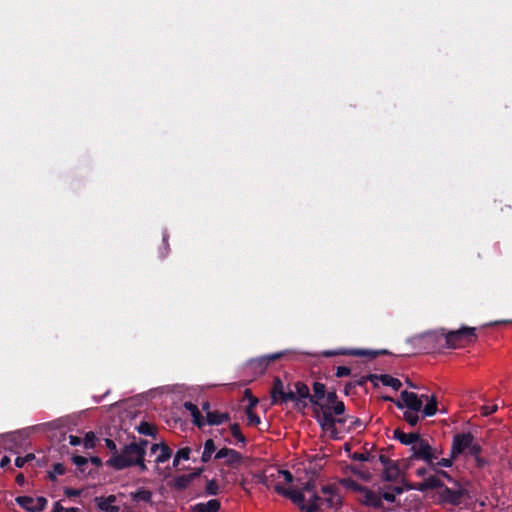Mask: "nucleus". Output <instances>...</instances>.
I'll list each match as a JSON object with an SVG mask.
<instances>
[{
  "label": "nucleus",
  "instance_id": "obj_1",
  "mask_svg": "<svg viewBox=\"0 0 512 512\" xmlns=\"http://www.w3.org/2000/svg\"><path fill=\"white\" fill-rule=\"evenodd\" d=\"M394 438L404 445L411 446L410 461L421 460L430 467L433 466V461L437 460L442 454V450L433 447L429 444L428 440L421 438L420 433H404L401 429L397 428L394 430Z\"/></svg>",
  "mask_w": 512,
  "mask_h": 512
},
{
  "label": "nucleus",
  "instance_id": "obj_2",
  "mask_svg": "<svg viewBox=\"0 0 512 512\" xmlns=\"http://www.w3.org/2000/svg\"><path fill=\"white\" fill-rule=\"evenodd\" d=\"M142 458H144V451L136 446V441H133L124 445L119 453L112 454L106 461V465L120 471L135 466V463Z\"/></svg>",
  "mask_w": 512,
  "mask_h": 512
},
{
  "label": "nucleus",
  "instance_id": "obj_3",
  "mask_svg": "<svg viewBox=\"0 0 512 512\" xmlns=\"http://www.w3.org/2000/svg\"><path fill=\"white\" fill-rule=\"evenodd\" d=\"M475 440L474 435L471 432L467 433H456L452 439V445L450 449V455L448 458H440L433 461V466H444L449 468L453 465V461L461 454L466 453L468 448L471 446V442Z\"/></svg>",
  "mask_w": 512,
  "mask_h": 512
},
{
  "label": "nucleus",
  "instance_id": "obj_4",
  "mask_svg": "<svg viewBox=\"0 0 512 512\" xmlns=\"http://www.w3.org/2000/svg\"><path fill=\"white\" fill-rule=\"evenodd\" d=\"M446 348L457 349L465 347L470 343H474L477 340L476 329L474 327L463 326L457 330L446 331L445 334Z\"/></svg>",
  "mask_w": 512,
  "mask_h": 512
},
{
  "label": "nucleus",
  "instance_id": "obj_5",
  "mask_svg": "<svg viewBox=\"0 0 512 512\" xmlns=\"http://www.w3.org/2000/svg\"><path fill=\"white\" fill-rule=\"evenodd\" d=\"M270 398L272 405H282L291 401L294 402L295 407L302 406L304 408L307 406L306 402L297 398L296 392H293L291 389L285 390L284 384L278 376L273 379Z\"/></svg>",
  "mask_w": 512,
  "mask_h": 512
},
{
  "label": "nucleus",
  "instance_id": "obj_6",
  "mask_svg": "<svg viewBox=\"0 0 512 512\" xmlns=\"http://www.w3.org/2000/svg\"><path fill=\"white\" fill-rule=\"evenodd\" d=\"M313 416L324 431H330L334 439L337 437L336 424H344L348 417L334 418L328 405L313 408Z\"/></svg>",
  "mask_w": 512,
  "mask_h": 512
},
{
  "label": "nucleus",
  "instance_id": "obj_7",
  "mask_svg": "<svg viewBox=\"0 0 512 512\" xmlns=\"http://www.w3.org/2000/svg\"><path fill=\"white\" fill-rule=\"evenodd\" d=\"M444 334L445 329L442 328L437 331L426 332L415 340L425 353L434 352L446 348V336H444Z\"/></svg>",
  "mask_w": 512,
  "mask_h": 512
},
{
  "label": "nucleus",
  "instance_id": "obj_8",
  "mask_svg": "<svg viewBox=\"0 0 512 512\" xmlns=\"http://www.w3.org/2000/svg\"><path fill=\"white\" fill-rule=\"evenodd\" d=\"M340 504L341 499L338 494L329 496H319L317 493H314L309 499L308 505H302L301 510H304L306 512H317L322 511L324 509L337 507Z\"/></svg>",
  "mask_w": 512,
  "mask_h": 512
},
{
  "label": "nucleus",
  "instance_id": "obj_9",
  "mask_svg": "<svg viewBox=\"0 0 512 512\" xmlns=\"http://www.w3.org/2000/svg\"><path fill=\"white\" fill-rule=\"evenodd\" d=\"M400 397L401 400L394 402L396 407L399 409L407 407L409 410L414 412L421 411L423 406V399H428L427 395H421V397H419L416 393L409 392L407 390L402 391Z\"/></svg>",
  "mask_w": 512,
  "mask_h": 512
},
{
  "label": "nucleus",
  "instance_id": "obj_10",
  "mask_svg": "<svg viewBox=\"0 0 512 512\" xmlns=\"http://www.w3.org/2000/svg\"><path fill=\"white\" fill-rule=\"evenodd\" d=\"M464 494L465 489L463 488L452 489L444 485L438 493L439 503L458 506L461 504Z\"/></svg>",
  "mask_w": 512,
  "mask_h": 512
},
{
  "label": "nucleus",
  "instance_id": "obj_11",
  "mask_svg": "<svg viewBox=\"0 0 512 512\" xmlns=\"http://www.w3.org/2000/svg\"><path fill=\"white\" fill-rule=\"evenodd\" d=\"M15 501L28 512H41L45 509L48 502L43 496H39L36 499L31 496H18Z\"/></svg>",
  "mask_w": 512,
  "mask_h": 512
},
{
  "label": "nucleus",
  "instance_id": "obj_12",
  "mask_svg": "<svg viewBox=\"0 0 512 512\" xmlns=\"http://www.w3.org/2000/svg\"><path fill=\"white\" fill-rule=\"evenodd\" d=\"M214 459H225L224 464L235 469L239 468L243 462V456L241 453L227 447L219 449L216 452Z\"/></svg>",
  "mask_w": 512,
  "mask_h": 512
},
{
  "label": "nucleus",
  "instance_id": "obj_13",
  "mask_svg": "<svg viewBox=\"0 0 512 512\" xmlns=\"http://www.w3.org/2000/svg\"><path fill=\"white\" fill-rule=\"evenodd\" d=\"M285 354V352H277L269 355H264L256 359H252L249 365L255 372L263 374L267 367L269 366V364L282 358Z\"/></svg>",
  "mask_w": 512,
  "mask_h": 512
},
{
  "label": "nucleus",
  "instance_id": "obj_14",
  "mask_svg": "<svg viewBox=\"0 0 512 512\" xmlns=\"http://www.w3.org/2000/svg\"><path fill=\"white\" fill-rule=\"evenodd\" d=\"M313 394L310 397V403L313 405V408L321 407L323 405L321 400L325 398L326 395V386L321 382H314L312 385Z\"/></svg>",
  "mask_w": 512,
  "mask_h": 512
},
{
  "label": "nucleus",
  "instance_id": "obj_15",
  "mask_svg": "<svg viewBox=\"0 0 512 512\" xmlns=\"http://www.w3.org/2000/svg\"><path fill=\"white\" fill-rule=\"evenodd\" d=\"M116 497L114 495H109L108 497H96V505L98 509L104 512H119V506L113 505Z\"/></svg>",
  "mask_w": 512,
  "mask_h": 512
},
{
  "label": "nucleus",
  "instance_id": "obj_16",
  "mask_svg": "<svg viewBox=\"0 0 512 512\" xmlns=\"http://www.w3.org/2000/svg\"><path fill=\"white\" fill-rule=\"evenodd\" d=\"M184 408L190 412L192 416V422L195 426L198 428H203L206 424L204 416L201 414L200 410L198 409L197 405H195L192 402H185Z\"/></svg>",
  "mask_w": 512,
  "mask_h": 512
},
{
  "label": "nucleus",
  "instance_id": "obj_17",
  "mask_svg": "<svg viewBox=\"0 0 512 512\" xmlns=\"http://www.w3.org/2000/svg\"><path fill=\"white\" fill-rule=\"evenodd\" d=\"M221 508V503L218 499H210L205 503H197L191 507L192 512H218Z\"/></svg>",
  "mask_w": 512,
  "mask_h": 512
},
{
  "label": "nucleus",
  "instance_id": "obj_18",
  "mask_svg": "<svg viewBox=\"0 0 512 512\" xmlns=\"http://www.w3.org/2000/svg\"><path fill=\"white\" fill-rule=\"evenodd\" d=\"M230 420V414L227 412L212 411L208 413L205 422L211 426L221 425Z\"/></svg>",
  "mask_w": 512,
  "mask_h": 512
},
{
  "label": "nucleus",
  "instance_id": "obj_19",
  "mask_svg": "<svg viewBox=\"0 0 512 512\" xmlns=\"http://www.w3.org/2000/svg\"><path fill=\"white\" fill-rule=\"evenodd\" d=\"M400 476L398 464L394 461L383 469L382 479L387 482H393Z\"/></svg>",
  "mask_w": 512,
  "mask_h": 512
},
{
  "label": "nucleus",
  "instance_id": "obj_20",
  "mask_svg": "<svg viewBox=\"0 0 512 512\" xmlns=\"http://www.w3.org/2000/svg\"><path fill=\"white\" fill-rule=\"evenodd\" d=\"M363 492L365 494V500L363 501L365 505L372 506L374 508L382 507L381 497L378 496L375 492L368 488H365Z\"/></svg>",
  "mask_w": 512,
  "mask_h": 512
},
{
  "label": "nucleus",
  "instance_id": "obj_21",
  "mask_svg": "<svg viewBox=\"0 0 512 512\" xmlns=\"http://www.w3.org/2000/svg\"><path fill=\"white\" fill-rule=\"evenodd\" d=\"M388 354L386 350H367V349H351L349 351V355L352 356H360V357H368L370 359H374L379 355Z\"/></svg>",
  "mask_w": 512,
  "mask_h": 512
},
{
  "label": "nucleus",
  "instance_id": "obj_22",
  "mask_svg": "<svg viewBox=\"0 0 512 512\" xmlns=\"http://www.w3.org/2000/svg\"><path fill=\"white\" fill-rule=\"evenodd\" d=\"M131 499L135 502H146L151 503L152 501V492L146 488H139L137 491L132 492L130 494Z\"/></svg>",
  "mask_w": 512,
  "mask_h": 512
},
{
  "label": "nucleus",
  "instance_id": "obj_23",
  "mask_svg": "<svg viewBox=\"0 0 512 512\" xmlns=\"http://www.w3.org/2000/svg\"><path fill=\"white\" fill-rule=\"evenodd\" d=\"M426 400H427V403L424 406V408L422 409L423 418L434 416L438 410L437 399L434 395L431 396L430 398L428 397V399H426Z\"/></svg>",
  "mask_w": 512,
  "mask_h": 512
},
{
  "label": "nucleus",
  "instance_id": "obj_24",
  "mask_svg": "<svg viewBox=\"0 0 512 512\" xmlns=\"http://www.w3.org/2000/svg\"><path fill=\"white\" fill-rule=\"evenodd\" d=\"M379 381H381L384 386H389L395 391H398L402 386V383L399 379L394 378L388 374H381Z\"/></svg>",
  "mask_w": 512,
  "mask_h": 512
},
{
  "label": "nucleus",
  "instance_id": "obj_25",
  "mask_svg": "<svg viewBox=\"0 0 512 512\" xmlns=\"http://www.w3.org/2000/svg\"><path fill=\"white\" fill-rule=\"evenodd\" d=\"M137 431H138V433H140L142 435L151 436L153 438H155L156 434H157L156 427L146 421H142L137 426Z\"/></svg>",
  "mask_w": 512,
  "mask_h": 512
},
{
  "label": "nucleus",
  "instance_id": "obj_26",
  "mask_svg": "<svg viewBox=\"0 0 512 512\" xmlns=\"http://www.w3.org/2000/svg\"><path fill=\"white\" fill-rule=\"evenodd\" d=\"M191 483L187 474L177 476L173 479L172 487L178 491L185 490Z\"/></svg>",
  "mask_w": 512,
  "mask_h": 512
},
{
  "label": "nucleus",
  "instance_id": "obj_27",
  "mask_svg": "<svg viewBox=\"0 0 512 512\" xmlns=\"http://www.w3.org/2000/svg\"><path fill=\"white\" fill-rule=\"evenodd\" d=\"M294 386H295V390H296L295 391L296 396L298 399H300L301 401H302V399L310 400L311 394H310L308 386L304 382L297 381Z\"/></svg>",
  "mask_w": 512,
  "mask_h": 512
},
{
  "label": "nucleus",
  "instance_id": "obj_28",
  "mask_svg": "<svg viewBox=\"0 0 512 512\" xmlns=\"http://www.w3.org/2000/svg\"><path fill=\"white\" fill-rule=\"evenodd\" d=\"M172 449L164 442L160 448V453L157 455L155 462L157 464L165 463L172 456Z\"/></svg>",
  "mask_w": 512,
  "mask_h": 512
},
{
  "label": "nucleus",
  "instance_id": "obj_29",
  "mask_svg": "<svg viewBox=\"0 0 512 512\" xmlns=\"http://www.w3.org/2000/svg\"><path fill=\"white\" fill-rule=\"evenodd\" d=\"M286 498L290 499L293 503L299 505L300 508L302 505H306L304 503L305 497L301 491L288 489Z\"/></svg>",
  "mask_w": 512,
  "mask_h": 512
},
{
  "label": "nucleus",
  "instance_id": "obj_30",
  "mask_svg": "<svg viewBox=\"0 0 512 512\" xmlns=\"http://www.w3.org/2000/svg\"><path fill=\"white\" fill-rule=\"evenodd\" d=\"M425 480L427 481L429 490H433V489L441 490V488L444 487V483L442 482V480L440 479V477L438 475H435V473L433 475H429V476L425 477Z\"/></svg>",
  "mask_w": 512,
  "mask_h": 512
},
{
  "label": "nucleus",
  "instance_id": "obj_31",
  "mask_svg": "<svg viewBox=\"0 0 512 512\" xmlns=\"http://www.w3.org/2000/svg\"><path fill=\"white\" fill-rule=\"evenodd\" d=\"M349 469L353 474L357 475L365 481H368L371 478V473L367 469H364L362 466L351 465Z\"/></svg>",
  "mask_w": 512,
  "mask_h": 512
},
{
  "label": "nucleus",
  "instance_id": "obj_32",
  "mask_svg": "<svg viewBox=\"0 0 512 512\" xmlns=\"http://www.w3.org/2000/svg\"><path fill=\"white\" fill-rule=\"evenodd\" d=\"M351 459L354 461H361V462H374L376 460V456L366 452V453H360V452H354L351 454Z\"/></svg>",
  "mask_w": 512,
  "mask_h": 512
},
{
  "label": "nucleus",
  "instance_id": "obj_33",
  "mask_svg": "<svg viewBox=\"0 0 512 512\" xmlns=\"http://www.w3.org/2000/svg\"><path fill=\"white\" fill-rule=\"evenodd\" d=\"M72 461L77 466V469L81 473H86V466L88 465L89 462V460L86 457L75 455L72 457Z\"/></svg>",
  "mask_w": 512,
  "mask_h": 512
},
{
  "label": "nucleus",
  "instance_id": "obj_34",
  "mask_svg": "<svg viewBox=\"0 0 512 512\" xmlns=\"http://www.w3.org/2000/svg\"><path fill=\"white\" fill-rule=\"evenodd\" d=\"M219 485L215 479L207 480L205 486V494L210 496H215L219 493Z\"/></svg>",
  "mask_w": 512,
  "mask_h": 512
},
{
  "label": "nucleus",
  "instance_id": "obj_35",
  "mask_svg": "<svg viewBox=\"0 0 512 512\" xmlns=\"http://www.w3.org/2000/svg\"><path fill=\"white\" fill-rule=\"evenodd\" d=\"M230 431L232 436L237 439L239 442L245 444L246 443V437L241 432L240 425L238 423H233L230 425Z\"/></svg>",
  "mask_w": 512,
  "mask_h": 512
},
{
  "label": "nucleus",
  "instance_id": "obj_36",
  "mask_svg": "<svg viewBox=\"0 0 512 512\" xmlns=\"http://www.w3.org/2000/svg\"><path fill=\"white\" fill-rule=\"evenodd\" d=\"M65 466L62 463H55L53 465L52 471L48 473V479L50 481H55L57 475H63L65 473Z\"/></svg>",
  "mask_w": 512,
  "mask_h": 512
},
{
  "label": "nucleus",
  "instance_id": "obj_37",
  "mask_svg": "<svg viewBox=\"0 0 512 512\" xmlns=\"http://www.w3.org/2000/svg\"><path fill=\"white\" fill-rule=\"evenodd\" d=\"M404 420L412 427L416 426L420 420L417 412L414 411H405L403 415Z\"/></svg>",
  "mask_w": 512,
  "mask_h": 512
},
{
  "label": "nucleus",
  "instance_id": "obj_38",
  "mask_svg": "<svg viewBox=\"0 0 512 512\" xmlns=\"http://www.w3.org/2000/svg\"><path fill=\"white\" fill-rule=\"evenodd\" d=\"M441 466H434V467H430L429 468L435 472V475H438L441 478H445L447 481L451 482V483H454V484H457L458 485V482L456 480H454V478L446 471L440 469Z\"/></svg>",
  "mask_w": 512,
  "mask_h": 512
},
{
  "label": "nucleus",
  "instance_id": "obj_39",
  "mask_svg": "<svg viewBox=\"0 0 512 512\" xmlns=\"http://www.w3.org/2000/svg\"><path fill=\"white\" fill-rule=\"evenodd\" d=\"M245 397L248 399L249 401V404L246 406L245 410H254V408L257 406V404L259 403V400L257 397L253 396L252 392L250 389H246L245 392Z\"/></svg>",
  "mask_w": 512,
  "mask_h": 512
},
{
  "label": "nucleus",
  "instance_id": "obj_40",
  "mask_svg": "<svg viewBox=\"0 0 512 512\" xmlns=\"http://www.w3.org/2000/svg\"><path fill=\"white\" fill-rule=\"evenodd\" d=\"M248 424L251 426H258L261 423L260 417L254 412V410H245Z\"/></svg>",
  "mask_w": 512,
  "mask_h": 512
},
{
  "label": "nucleus",
  "instance_id": "obj_41",
  "mask_svg": "<svg viewBox=\"0 0 512 512\" xmlns=\"http://www.w3.org/2000/svg\"><path fill=\"white\" fill-rule=\"evenodd\" d=\"M95 441H96V436H95L94 432L89 431L85 434L84 446L86 449L94 448L96 445Z\"/></svg>",
  "mask_w": 512,
  "mask_h": 512
},
{
  "label": "nucleus",
  "instance_id": "obj_42",
  "mask_svg": "<svg viewBox=\"0 0 512 512\" xmlns=\"http://www.w3.org/2000/svg\"><path fill=\"white\" fill-rule=\"evenodd\" d=\"M406 489L407 490H417L420 492H425V491L429 490L427 481L425 480V478L423 479L422 482H419L416 484H409V485L407 484Z\"/></svg>",
  "mask_w": 512,
  "mask_h": 512
},
{
  "label": "nucleus",
  "instance_id": "obj_43",
  "mask_svg": "<svg viewBox=\"0 0 512 512\" xmlns=\"http://www.w3.org/2000/svg\"><path fill=\"white\" fill-rule=\"evenodd\" d=\"M347 488H350L354 491H360V492H363L364 489L366 487L358 484L356 481L352 480V479H344L343 482H342Z\"/></svg>",
  "mask_w": 512,
  "mask_h": 512
},
{
  "label": "nucleus",
  "instance_id": "obj_44",
  "mask_svg": "<svg viewBox=\"0 0 512 512\" xmlns=\"http://www.w3.org/2000/svg\"><path fill=\"white\" fill-rule=\"evenodd\" d=\"M482 452V447L479 443L471 442V446L467 450V454L474 457H478Z\"/></svg>",
  "mask_w": 512,
  "mask_h": 512
},
{
  "label": "nucleus",
  "instance_id": "obj_45",
  "mask_svg": "<svg viewBox=\"0 0 512 512\" xmlns=\"http://www.w3.org/2000/svg\"><path fill=\"white\" fill-rule=\"evenodd\" d=\"M330 411L332 412V414L334 413L335 415H338V416L344 414V412H345L344 402L339 400L338 402L332 404L330 406Z\"/></svg>",
  "mask_w": 512,
  "mask_h": 512
},
{
  "label": "nucleus",
  "instance_id": "obj_46",
  "mask_svg": "<svg viewBox=\"0 0 512 512\" xmlns=\"http://www.w3.org/2000/svg\"><path fill=\"white\" fill-rule=\"evenodd\" d=\"M349 349H339V350H325L322 352V356L324 357H334L337 355H349Z\"/></svg>",
  "mask_w": 512,
  "mask_h": 512
},
{
  "label": "nucleus",
  "instance_id": "obj_47",
  "mask_svg": "<svg viewBox=\"0 0 512 512\" xmlns=\"http://www.w3.org/2000/svg\"><path fill=\"white\" fill-rule=\"evenodd\" d=\"M191 454V449L189 447H184L179 449L175 456L180 460H189Z\"/></svg>",
  "mask_w": 512,
  "mask_h": 512
},
{
  "label": "nucleus",
  "instance_id": "obj_48",
  "mask_svg": "<svg viewBox=\"0 0 512 512\" xmlns=\"http://www.w3.org/2000/svg\"><path fill=\"white\" fill-rule=\"evenodd\" d=\"M325 398H326V401L327 403L325 405H328L329 407L338 402V396H337V393L335 390H332V391H327L326 392V395H325Z\"/></svg>",
  "mask_w": 512,
  "mask_h": 512
},
{
  "label": "nucleus",
  "instance_id": "obj_49",
  "mask_svg": "<svg viewBox=\"0 0 512 512\" xmlns=\"http://www.w3.org/2000/svg\"><path fill=\"white\" fill-rule=\"evenodd\" d=\"M20 441H21V434L20 433H13V434L9 435L8 436V443H10V444H8L7 448L12 450L13 446L14 445L16 446L18 444V442H20Z\"/></svg>",
  "mask_w": 512,
  "mask_h": 512
},
{
  "label": "nucleus",
  "instance_id": "obj_50",
  "mask_svg": "<svg viewBox=\"0 0 512 512\" xmlns=\"http://www.w3.org/2000/svg\"><path fill=\"white\" fill-rule=\"evenodd\" d=\"M351 374V369L347 366H338L336 369L335 376L338 378L349 376Z\"/></svg>",
  "mask_w": 512,
  "mask_h": 512
},
{
  "label": "nucleus",
  "instance_id": "obj_51",
  "mask_svg": "<svg viewBox=\"0 0 512 512\" xmlns=\"http://www.w3.org/2000/svg\"><path fill=\"white\" fill-rule=\"evenodd\" d=\"M497 409H498L497 405H483L481 407V414L483 416H489V415L493 414L494 412H496Z\"/></svg>",
  "mask_w": 512,
  "mask_h": 512
},
{
  "label": "nucleus",
  "instance_id": "obj_52",
  "mask_svg": "<svg viewBox=\"0 0 512 512\" xmlns=\"http://www.w3.org/2000/svg\"><path fill=\"white\" fill-rule=\"evenodd\" d=\"M203 450L214 453L216 451V445L213 439H207L204 443Z\"/></svg>",
  "mask_w": 512,
  "mask_h": 512
},
{
  "label": "nucleus",
  "instance_id": "obj_53",
  "mask_svg": "<svg viewBox=\"0 0 512 512\" xmlns=\"http://www.w3.org/2000/svg\"><path fill=\"white\" fill-rule=\"evenodd\" d=\"M315 489H316V483L314 480H309L308 482L305 483V485L303 486V491L305 492H308V493H312V495L315 492Z\"/></svg>",
  "mask_w": 512,
  "mask_h": 512
},
{
  "label": "nucleus",
  "instance_id": "obj_54",
  "mask_svg": "<svg viewBox=\"0 0 512 512\" xmlns=\"http://www.w3.org/2000/svg\"><path fill=\"white\" fill-rule=\"evenodd\" d=\"M205 471V468L204 467H198V468H195L194 471L190 474H187L188 477L190 478L191 482H193L196 478H198L199 476H201V474Z\"/></svg>",
  "mask_w": 512,
  "mask_h": 512
},
{
  "label": "nucleus",
  "instance_id": "obj_55",
  "mask_svg": "<svg viewBox=\"0 0 512 512\" xmlns=\"http://www.w3.org/2000/svg\"><path fill=\"white\" fill-rule=\"evenodd\" d=\"M321 492L323 496L337 495L335 488L330 485L323 486Z\"/></svg>",
  "mask_w": 512,
  "mask_h": 512
},
{
  "label": "nucleus",
  "instance_id": "obj_56",
  "mask_svg": "<svg viewBox=\"0 0 512 512\" xmlns=\"http://www.w3.org/2000/svg\"><path fill=\"white\" fill-rule=\"evenodd\" d=\"M384 499L390 503H394L395 500H396V495L391 491H386V492H383L382 495H381V499Z\"/></svg>",
  "mask_w": 512,
  "mask_h": 512
},
{
  "label": "nucleus",
  "instance_id": "obj_57",
  "mask_svg": "<svg viewBox=\"0 0 512 512\" xmlns=\"http://www.w3.org/2000/svg\"><path fill=\"white\" fill-rule=\"evenodd\" d=\"M105 446L113 452V454L119 453L117 450V446L115 442L112 439L106 438L105 439Z\"/></svg>",
  "mask_w": 512,
  "mask_h": 512
},
{
  "label": "nucleus",
  "instance_id": "obj_58",
  "mask_svg": "<svg viewBox=\"0 0 512 512\" xmlns=\"http://www.w3.org/2000/svg\"><path fill=\"white\" fill-rule=\"evenodd\" d=\"M378 460L380 461V463L383 465V469L385 467H387L388 465H390L392 462H394L393 460H391L388 456L384 455V454H380L378 456Z\"/></svg>",
  "mask_w": 512,
  "mask_h": 512
},
{
  "label": "nucleus",
  "instance_id": "obj_59",
  "mask_svg": "<svg viewBox=\"0 0 512 512\" xmlns=\"http://www.w3.org/2000/svg\"><path fill=\"white\" fill-rule=\"evenodd\" d=\"M64 494L67 497H77V496H79L81 494V490L73 489V488H66L64 490Z\"/></svg>",
  "mask_w": 512,
  "mask_h": 512
},
{
  "label": "nucleus",
  "instance_id": "obj_60",
  "mask_svg": "<svg viewBox=\"0 0 512 512\" xmlns=\"http://www.w3.org/2000/svg\"><path fill=\"white\" fill-rule=\"evenodd\" d=\"M278 474L283 475V477L287 483H291L293 481V475L288 470H278Z\"/></svg>",
  "mask_w": 512,
  "mask_h": 512
},
{
  "label": "nucleus",
  "instance_id": "obj_61",
  "mask_svg": "<svg viewBox=\"0 0 512 512\" xmlns=\"http://www.w3.org/2000/svg\"><path fill=\"white\" fill-rule=\"evenodd\" d=\"M429 471H432V470L429 468V465H427V467H421V468H418V469L416 470V475H417L418 477H423V478H425Z\"/></svg>",
  "mask_w": 512,
  "mask_h": 512
},
{
  "label": "nucleus",
  "instance_id": "obj_62",
  "mask_svg": "<svg viewBox=\"0 0 512 512\" xmlns=\"http://www.w3.org/2000/svg\"><path fill=\"white\" fill-rule=\"evenodd\" d=\"M350 418H351V428L357 429V428L364 426L361 419L355 418V417H350Z\"/></svg>",
  "mask_w": 512,
  "mask_h": 512
},
{
  "label": "nucleus",
  "instance_id": "obj_63",
  "mask_svg": "<svg viewBox=\"0 0 512 512\" xmlns=\"http://www.w3.org/2000/svg\"><path fill=\"white\" fill-rule=\"evenodd\" d=\"M274 490L277 494L282 495L284 497H286V494L288 492V489L284 488L281 484H276L274 486Z\"/></svg>",
  "mask_w": 512,
  "mask_h": 512
},
{
  "label": "nucleus",
  "instance_id": "obj_64",
  "mask_svg": "<svg viewBox=\"0 0 512 512\" xmlns=\"http://www.w3.org/2000/svg\"><path fill=\"white\" fill-rule=\"evenodd\" d=\"M69 443L70 445L72 446H78L82 443V439L78 436H75V435H70L69 436Z\"/></svg>",
  "mask_w": 512,
  "mask_h": 512
}]
</instances>
